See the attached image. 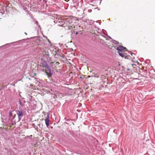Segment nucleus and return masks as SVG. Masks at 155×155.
I'll return each instance as SVG.
<instances>
[{"instance_id":"obj_1","label":"nucleus","mask_w":155,"mask_h":155,"mask_svg":"<svg viewBox=\"0 0 155 155\" xmlns=\"http://www.w3.org/2000/svg\"><path fill=\"white\" fill-rule=\"evenodd\" d=\"M42 65L47 70L49 71V74L51 76L52 74L51 73V69L47 63L45 62L44 63H42Z\"/></svg>"},{"instance_id":"obj_2","label":"nucleus","mask_w":155,"mask_h":155,"mask_svg":"<svg viewBox=\"0 0 155 155\" xmlns=\"http://www.w3.org/2000/svg\"><path fill=\"white\" fill-rule=\"evenodd\" d=\"M17 114L18 116V121L20 120L23 116V114L21 110H18L17 111Z\"/></svg>"},{"instance_id":"obj_3","label":"nucleus","mask_w":155,"mask_h":155,"mask_svg":"<svg viewBox=\"0 0 155 155\" xmlns=\"http://www.w3.org/2000/svg\"><path fill=\"white\" fill-rule=\"evenodd\" d=\"M49 114L47 115V117L45 119V121L46 126L47 127L49 126Z\"/></svg>"},{"instance_id":"obj_4","label":"nucleus","mask_w":155,"mask_h":155,"mask_svg":"<svg viewBox=\"0 0 155 155\" xmlns=\"http://www.w3.org/2000/svg\"><path fill=\"white\" fill-rule=\"evenodd\" d=\"M125 48V47L122 46H120L119 47H118L116 49L119 51H121Z\"/></svg>"},{"instance_id":"obj_5","label":"nucleus","mask_w":155,"mask_h":155,"mask_svg":"<svg viewBox=\"0 0 155 155\" xmlns=\"http://www.w3.org/2000/svg\"><path fill=\"white\" fill-rule=\"evenodd\" d=\"M67 94V92H65L63 93H60L58 94V96L60 97H64L65 95H66Z\"/></svg>"},{"instance_id":"obj_6","label":"nucleus","mask_w":155,"mask_h":155,"mask_svg":"<svg viewBox=\"0 0 155 155\" xmlns=\"http://www.w3.org/2000/svg\"><path fill=\"white\" fill-rule=\"evenodd\" d=\"M68 88L65 87H62V93L65 92H67V90Z\"/></svg>"},{"instance_id":"obj_7","label":"nucleus","mask_w":155,"mask_h":155,"mask_svg":"<svg viewBox=\"0 0 155 155\" xmlns=\"http://www.w3.org/2000/svg\"><path fill=\"white\" fill-rule=\"evenodd\" d=\"M19 103L20 106L22 107H24L25 106V104H23L22 102L20 101H19Z\"/></svg>"},{"instance_id":"obj_8","label":"nucleus","mask_w":155,"mask_h":155,"mask_svg":"<svg viewBox=\"0 0 155 155\" xmlns=\"http://www.w3.org/2000/svg\"><path fill=\"white\" fill-rule=\"evenodd\" d=\"M118 53H119V55L121 57H123L124 56V54L123 53H120V52H118Z\"/></svg>"},{"instance_id":"obj_9","label":"nucleus","mask_w":155,"mask_h":155,"mask_svg":"<svg viewBox=\"0 0 155 155\" xmlns=\"http://www.w3.org/2000/svg\"><path fill=\"white\" fill-rule=\"evenodd\" d=\"M9 117H11L12 115V112L11 111H9Z\"/></svg>"},{"instance_id":"obj_10","label":"nucleus","mask_w":155,"mask_h":155,"mask_svg":"<svg viewBox=\"0 0 155 155\" xmlns=\"http://www.w3.org/2000/svg\"><path fill=\"white\" fill-rule=\"evenodd\" d=\"M113 42L114 44H117L118 43L117 41L115 40H114V41H113Z\"/></svg>"},{"instance_id":"obj_11","label":"nucleus","mask_w":155,"mask_h":155,"mask_svg":"<svg viewBox=\"0 0 155 155\" xmlns=\"http://www.w3.org/2000/svg\"><path fill=\"white\" fill-rule=\"evenodd\" d=\"M88 12H91V10H88Z\"/></svg>"},{"instance_id":"obj_12","label":"nucleus","mask_w":155,"mask_h":155,"mask_svg":"<svg viewBox=\"0 0 155 155\" xmlns=\"http://www.w3.org/2000/svg\"><path fill=\"white\" fill-rule=\"evenodd\" d=\"M38 23V22L37 21H36L35 22V23L36 24H37Z\"/></svg>"},{"instance_id":"obj_13","label":"nucleus","mask_w":155,"mask_h":155,"mask_svg":"<svg viewBox=\"0 0 155 155\" xmlns=\"http://www.w3.org/2000/svg\"><path fill=\"white\" fill-rule=\"evenodd\" d=\"M78 34V32H76V33L75 34H76V35H77Z\"/></svg>"},{"instance_id":"obj_14","label":"nucleus","mask_w":155,"mask_h":155,"mask_svg":"<svg viewBox=\"0 0 155 155\" xmlns=\"http://www.w3.org/2000/svg\"><path fill=\"white\" fill-rule=\"evenodd\" d=\"M34 75H36V73H35L34 74Z\"/></svg>"},{"instance_id":"obj_15","label":"nucleus","mask_w":155,"mask_h":155,"mask_svg":"<svg viewBox=\"0 0 155 155\" xmlns=\"http://www.w3.org/2000/svg\"><path fill=\"white\" fill-rule=\"evenodd\" d=\"M38 127H36L35 129H38Z\"/></svg>"},{"instance_id":"obj_16","label":"nucleus","mask_w":155,"mask_h":155,"mask_svg":"<svg viewBox=\"0 0 155 155\" xmlns=\"http://www.w3.org/2000/svg\"><path fill=\"white\" fill-rule=\"evenodd\" d=\"M34 78L35 79H36V80L37 79L36 78Z\"/></svg>"},{"instance_id":"obj_17","label":"nucleus","mask_w":155,"mask_h":155,"mask_svg":"<svg viewBox=\"0 0 155 155\" xmlns=\"http://www.w3.org/2000/svg\"><path fill=\"white\" fill-rule=\"evenodd\" d=\"M25 34H26V35H27V33H26V32H25Z\"/></svg>"},{"instance_id":"obj_18","label":"nucleus","mask_w":155,"mask_h":155,"mask_svg":"<svg viewBox=\"0 0 155 155\" xmlns=\"http://www.w3.org/2000/svg\"><path fill=\"white\" fill-rule=\"evenodd\" d=\"M95 77L98 78V77H99V76H95Z\"/></svg>"},{"instance_id":"obj_19","label":"nucleus","mask_w":155,"mask_h":155,"mask_svg":"<svg viewBox=\"0 0 155 155\" xmlns=\"http://www.w3.org/2000/svg\"><path fill=\"white\" fill-rule=\"evenodd\" d=\"M28 79H29V80H30V78H28Z\"/></svg>"},{"instance_id":"obj_20","label":"nucleus","mask_w":155,"mask_h":155,"mask_svg":"<svg viewBox=\"0 0 155 155\" xmlns=\"http://www.w3.org/2000/svg\"><path fill=\"white\" fill-rule=\"evenodd\" d=\"M24 103H25V101H24Z\"/></svg>"}]
</instances>
